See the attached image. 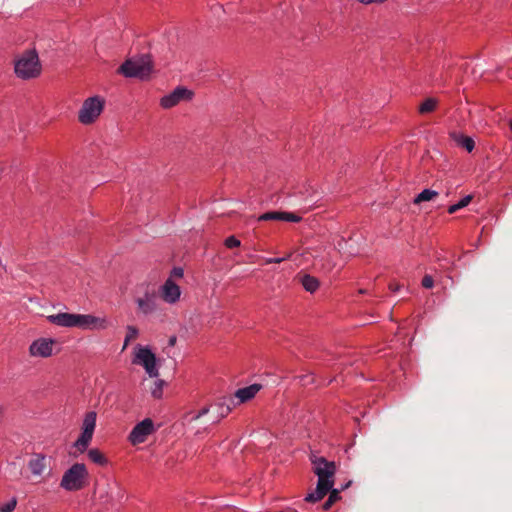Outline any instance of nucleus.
<instances>
[{
  "instance_id": "f257e3e1",
  "label": "nucleus",
  "mask_w": 512,
  "mask_h": 512,
  "mask_svg": "<svg viewBox=\"0 0 512 512\" xmlns=\"http://www.w3.org/2000/svg\"><path fill=\"white\" fill-rule=\"evenodd\" d=\"M47 320L60 327H78L81 329H105L107 321L105 318L96 317L90 314H72L61 312L47 316Z\"/></svg>"
},
{
  "instance_id": "f03ea898",
  "label": "nucleus",
  "mask_w": 512,
  "mask_h": 512,
  "mask_svg": "<svg viewBox=\"0 0 512 512\" xmlns=\"http://www.w3.org/2000/svg\"><path fill=\"white\" fill-rule=\"evenodd\" d=\"M42 71V65L36 49H28L19 54L14 60V73L22 80L37 78Z\"/></svg>"
},
{
  "instance_id": "7ed1b4c3",
  "label": "nucleus",
  "mask_w": 512,
  "mask_h": 512,
  "mask_svg": "<svg viewBox=\"0 0 512 512\" xmlns=\"http://www.w3.org/2000/svg\"><path fill=\"white\" fill-rule=\"evenodd\" d=\"M153 63L150 55L126 60L120 67L119 73L127 78L147 80L152 72Z\"/></svg>"
},
{
  "instance_id": "20e7f679",
  "label": "nucleus",
  "mask_w": 512,
  "mask_h": 512,
  "mask_svg": "<svg viewBox=\"0 0 512 512\" xmlns=\"http://www.w3.org/2000/svg\"><path fill=\"white\" fill-rule=\"evenodd\" d=\"M89 474L85 464L75 463L62 476L60 487L66 491H78L85 486Z\"/></svg>"
},
{
  "instance_id": "39448f33",
  "label": "nucleus",
  "mask_w": 512,
  "mask_h": 512,
  "mask_svg": "<svg viewBox=\"0 0 512 512\" xmlns=\"http://www.w3.org/2000/svg\"><path fill=\"white\" fill-rule=\"evenodd\" d=\"M105 101L100 96L87 98L79 110L78 120L84 125L92 124L100 116L104 109Z\"/></svg>"
},
{
  "instance_id": "423d86ee",
  "label": "nucleus",
  "mask_w": 512,
  "mask_h": 512,
  "mask_svg": "<svg viewBox=\"0 0 512 512\" xmlns=\"http://www.w3.org/2000/svg\"><path fill=\"white\" fill-rule=\"evenodd\" d=\"M134 364L142 365L150 377H158L159 371L156 366V356L149 347L137 345L135 348Z\"/></svg>"
},
{
  "instance_id": "0eeeda50",
  "label": "nucleus",
  "mask_w": 512,
  "mask_h": 512,
  "mask_svg": "<svg viewBox=\"0 0 512 512\" xmlns=\"http://www.w3.org/2000/svg\"><path fill=\"white\" fill-rule=\"evenodd\" d=\"M154 432L155 426L153 420L151 418H145L133 427L128 435V441L132 445L141 444Z\"/></svg>"
},
{
  "instance_id": "6e6552de",
  "label": "nucleus",
  "mask_w": 512,
  "mask_h": 512,
  "mask_svg": "<svg viewBox=\"0 0 512 512\" xmlns=\"http://www.w3.org/2000/svg\"><path fill=\"white\" fill-rule=\"evenodd\" d=\"M313 465V471L318 476V480H333V476L336 473V464L334 461H328L322 456H316L314 454L310 457Z\"/></svg>"
},
{
  "instance_id": "1a4fd4ad",
  "label": "nucleus",
  "mask_w": 512,
  "mask_h": 512,
  "mask_svg": "<svg viewBox=\"0 0 512 512\" xmlns=\"http://www.w3.org/2000/svg\"><path fill=\"white\" fill-rule=\"evenodd\" d=\"M194 92L184 86H177L172 92L164 95L160 99V105L164 109H170L181 101H190L193 99Z\"/></svg>"
},
{
  "instance_id": "9d476101",
  "label": "nucleus",
  "mask_w": 512,
  "mask_h": 512,
  "mask_svg": "<svg viewBox=\"0 0 512 512\" xmlns=\"http://www.w3.org/2000/svg\"><path fill=\"white\" fill-rule=\"evenodd\" d=\"M53 344V339L39 338L31 343L29 353L35 357H49L53 353Z\"/></svg>"
},
{
  "instance_id": "9b49d317",
  "label": "nucleus",
  "mask_w": 512,
  "mask_h": 512,
  "mask_svg": "<svg viewBox=\"0 0 512 512\" xmlns=\"http://www.w3.org/2000/svg\"><path fill=\"white\" fill-rule=\"evenodd\" d=\"M181 295V289L171 278H168L160 288L161 298L169 304H175Z\"/></svg>"
},
{
  "instance_id": "f8f14e48",
  "label": "nucleus",
  "mask_w": 512,
  "mask_h": 512,
  "mask_svg": "<svg viewBox=\"0 0 512 512\" xmlns=\"http://www.w3.org/2000/svg\"><path fill=\"white\" fill-rule=\"evenodd\" d=\"M157 295L155 291H146L143 297L136 299V304L139 311L144 315H149L156 310Z\"/></svg>"
},
{
  "instance_id": "ddd939ff",
  "label": "nucleus",
  "mask_w": 512,
  "mask_h": 512,
  "mask_svg": "<svg viewBox=\"0 0 512 512\" xmlns=\"http://www.w3.org/2000/svg\"><path fill=\"white\" fill-rule=\"evenodd\" d=\"M334 480H318L316 489L307 494L305 501L316 503L320 501L333 487Z\"/></svg>"
},
{
  "instance_id": "4468645a",
  "label": "nucleus",
  "mask_w": 512,
  "mask_h": 512,
  "mask_svg": "<svg viewBox=\"0 0 512 512\" xmlns=\"http://www.w3.org/2000/svg\"><path fill=\"white\" fill-rule=\"evenodd\" d=\"M31 475L34 477H42L47 469L46 455L42 453H34L27 464Z\"/></svg>"
},
{
  "instance_id": "2eb2a0df",
  "label": "nucleus",
  "mask_w": 512,
  "mask_h": 512,
  "mask_svg": "<svg viewBox=\"0 0 512 512\" xmlns=\"http://www.w3.org/2000/svg\"><path fill=\"white\" fill-rule=\"evenodd\" d=\"M261 384H252L250 386L240 388L235 392V397L239 399V403H244L252 398L261 390Z\"/></svg>"
},
{
  "instance_id": "dca6fc26",
  "label": "nucleus",
  "mask_w": 512,
  "mask_h": 512,
  "mask_svg": "<svg viewBox=\"0 0 512 512\" xmlns=\"http://www.w3.org/2000/svg\"><path fill=\"white\" fill-rule=\"evenodd\" d=\"M231 399H222L212 405L213 408L216 409V420L215 422L220 421L222 418L226 417L232 410Z\"/></svg>"
},
{
  "instance_id": "f3484780",
  "label": "nucleus",
  "mask_w": 512,
  "mask_h": 512,
  "mask_svg": "<svg viewBox=\"0 0 512 512\" xmlns=\"http://www.w3.org/2000/svg\"><path fill=\"white\" fill-rule=\"evenodd\" d=\"M451 137L458 146L464 148L468 152H471L475 147L474 140L469 136L453 132L451 133Z\"/></svg>"
},
{
  "instance_id": "a211bd4d",
  "label": "nucleus",
  "mask_w": 512,
  "mask_h": 512,
  "mask_svg": "<svg viewBox=\"0 0 512 512\" xmlns=\"http://www.w3.org/2000/svg\"><path fill=\"white\" fill-rule=\"evenodd\" d=\"M300 282L303 288L310 293H314L319 288L320 285L319 280L316 277L311 276L309 274L303 275L300 279Z\"/></svg>"
},
{
  "instance_id": "6ab92c4d",
  "label": "nucleus",
  "mask_w": 512,
  "mask_h": 512,
  "mask_svg": "<svg viewBox=\"0 0 512 512\" xmlns=\"http://www.w3.org/2000/svg\"><path fill=\"white\" fill-rule=\"evenodd\" d=\"M92 437L93 433L82 430L81 435L74 442V447H76L80 453L85 452L92 440Z\"/></svg>"
},
{
  "instance_id": "aec40b11",
  "label": "nucleus",
  "mask_w": 512,
  "mask_h": 512,
  "mask_svg": "<svg viewBox=\"0 0 512 512\" xmlns=\"http://www.w3.org/2000/svg\"><path fill=\"white\" fill-rule=\"evenodd\" d=\"M88 458L95 464L99 466H106L108 464V459L106 456L97 448H92L88 450Z\"/></svg>"
},
{
  "instance_id": "412c9836",
  "label": "nucleus",
  "mask_w": 512,
  "mask_h": 512,
  "mask_svg": "<svg viewBox=\"0 0 512 512\" xmlns=\"http://www.w3.org/2000/svg\"><path fill=\"white\" fill-rule=\"evenodd\" d=\"M96 417H97V414L94 411H90V412L86 413L84 420H83L82 430L94 433V430L96 427Z\"/></svg>"
},
{
  "instance_id": "4be33fe9",
  "label": "nucleus",
  "mask_w": 512,
  "mask_h": 512,
  "mask_svg": "<svg viewBox=\"0 0 512 512\" xmlns=\"http://www.w3.org/2000/svg\"><path fill=\"white\" fill-rule=\"evenodd\" d=\"M438 195V192L432 189H424L421 191L415 198L414 204H419L421 202L430 201Z\"/></svg>"
},
{
  "instance_id": "5701e85b",
  "label": "nucleus",
  "mask_w": 512,
  "mask_h": 512,
  "mask_svg": "<svg viewBox=\"0 0 512 512\" xmlns=\"http://www.w3.org/2000/svg\"><path fill=\"white\" fill-rule=\"evenodd\" d=\"M437 103L435 98H427L419 105L418 111L421 114L430 113L436 108Z\"/></svg>"
},
{
  "instance_id": "b1692460",
  "label": "nucleus",
  "mask_w": 512,
  "mask_h": 512,
  "mask_svg": "<svg viewBox=\"0 0 512 512\" xmlns=\"http://www.w3.org/2000/svg\"><path fill=\"white\" fill-rule=\"evenodd\" d=\"M208 412H209V407L206 406V407H203L198 412H188L184 416V420L186 421L187 424H192L194 421H197L199 418L206 415Z\"/></svg>"
},
{
  "instance_id": "393cba45",
  "label": "nucleus",
  "mask_w": 512,
  "mask_h": 512,
  "mask_svg": "<svg viewBox=\"0 0 512 512\" xmlns=\"http://www.w3.org/2000/svg\"><path fill=\"white\" fill-rule=\"evenodd\" d=\"M472 198H473L472 195H466L461 200H459L457 203L450 205L448 207V213L453 214L456 211L466 207L471 202Z\"/></svg>"
},
{
  "instance_id": "a878e982",
  "label": "nucleus",
  "mask_w": 512,
  "mask_h": 512,
  "mask_svg": "<svg viewBox=\"0 0 512 512\" xmlns=\"http://www.w3.org/2000/svg\"><path fill=\"white\" fill-rule=\"evenodd\" d=\"M258 221H270V220H278L282 221V211H270L260 215L257 218Z\"/></svg>"
},
{
  "instance_id": "bb28decb",
  "label": "nucleus",
  "mask_w": 512,
  "mask_h": 512,
  "mask_svg": "<svg viewBox=\"0 0 512 512\" xmlns=\"http://www.w3.org/2000/svg\"><path fill=\"white\" fill-rule=\"evenodd\" d=\"M350 484H351V481H349L346 484L341 485V487L339 489L338 488L334 489L332 487L331 490L329 491L330 494H329L328 498L335 503L336 501H338L340 499V495H339L340 491L348 488L350 486Z\"/></svg>"
},
{
  "instance_id": "cd10ccee",
  "label": "nucleus",
  "mask_w": 512,
  "mask_h": 512,
  "mask_svg": "<svg viewBox=\"0 0 512 512\" xmlns=\"http://www.w3.org/2000/svg\"><path fill=\"white\" fill-rule=\"evenodd\" d=\"M163 385H164V381L163 380L155 381L154 387L151 389V394H152V396L154 398L160 399L162 397Z\"/></svg>"
},
{
  "instance_id": "c85d7f7f",
  "label": "nucleus",
  "mask_w": 512,
  "mask_h": 512,
  "mask_svg": "<svg viewBox=\"0 0 512 512\" xmlns=\"http://www.w3.org/2000/svg\"><path fill=\"white\" fill-rule=\"evenodd\" d=\"M16 497L11 498L8 502L0 504V512H12L16 508Z\"/></svg>"
},
{
  "instance_id": "c756f323",
  "label": "nucleus",
  "mask_w": 512,
  "mask_h": 512,
  "mask_svg": "<svg viewBox=\"0 0 512 512\" xmlns=\"http://www.w3.org/2000/svg\"><path fill=\"white\" fill-rule=\"evenodd\" d=\"M301 217L295 213L282 211V221L297 223L301 221Z\"/></svg>"
},
{
  "instance_id": "7c9ffc66",
  "label": "nucleus",
  "mask_w": 512,
  "mask_h": 512,
  "mask_svg": "<svg viewBox=\"0 0 512 512\" xmlns=\"http://www.w3.org/2000/svg\"><path fill=\"white\" fill-rule=\"evenodd\" d=\"M224 245L229 248V249H232V248H236V247H239L241 245V242L239 239H237L235 236L231 235L229 237H227L224 241Z\"/></svg>"
},
{
  "instance_id": "2f4dec72",
  "label": "nucleus",
  "mask_w": 512,
  "mask_h": 512,
  "mask_svg": "<svg viewBox=\"0 0 512 512\" xmlns=\"http://www.w3.org/2000/svg\"><path fill=\"white\" fill-rule=\"evenodd\" d=\"M421 284L426 289H431L434 286V280L431 275L426 274L421 281Z\"/></svg>"
},
{
  "instance_id": "473e14b6",
  "label": "nucleus",
  "mask_w": 512,
  "mask_h": 512,
  "mask_svg": "<svg viewBox=\"0 0 512 512\" xmlns=\"http://www.w3.org/2000/svg\"><path fill=\"white\" fill-rule=\"evenodd\" d=\"M184 276V270L182 267H174L170 272L169 278H183Z\"/></svg>"
},
{
  "instance_id": "72a5a7b5",
  "label": "nucleus",
  "mask_w": 512,
  "mask_h": 512,
  "mask_svg": "<svg viewBox=\"0 0 512 512\" xmlns=\"http://www.w3.org/2000/svg\"><path fill=\"white\" fill-rule=\"evenodd\" d=\"M138 329L135 327V326H132V325H129L127 326V333H126V337L128 339H135L137 336H138Z\"/></svg>"
},
{
  "instance_id": "f704fd0d",
  "label": "nucleus",
  "mask_w": 512,
  "mask_h": 512,
  "mask_svg": "<svg viewBox=\"0 0 512 512\" xmlns=\"http://www.w3.org/2000/svg\"><path fill=\"white\" fill-rule=\"evenodd\" d=\"M297 379L302 383V385H309L314 383V378L312 375H302L298 376Z\"/></svg>"
},
{
  "instance_id": "c9c22d12",
  "label": "nucleus",
  "mask_w": 512,
  "mask_h": 512,
  "mask_svg": "<svg viewBox=\"0 0 512 512\" xmlns=\"http://www.w3.org/2000/svg\"><path fill=\"white\" fill-rule=\"evenodd\" d=\"M287 259V257H275V258H267L265 260V263L266 264H272V263H282L283 261H285Z\"/></svg>"
},
{
  "instance_id": "e433bc0d",
  "label": "nucleus",
  "mask_w": 512,
  "mask_h": 512,
  "mask_svg": "<svg viewBox=\"0 0 512 512\" xmlns=\"http://www.w3.org/2000/svg\"><path fill=\"white\" fill-rule=\"evenodd\" d=\"M333 504H334V502L328 498V499L324 502V504H323L322 508H323V510L327 511V510H329V509L332 507V505H333Z\"/></svg>"
},
{
  "instance_id": "4c0bfd02",
  "label": "nucleus",
  "mask_w": 512,
  "mask_h": 512,
  "mask_svg": "<svg viewBox=\"0 0 512 512\" xmlns=\"http://www.w3.org/2000/svg\"><path fill=\"white\" fill-rule=\"evenodd\" d=\"M389 289H390L392 292H397V291H399V289H400V285H399V284H396V283H390V284H389Z\"/></svg>"
},
{
  "instance_id": "58836bf2",
  "label": "nucleus",
  "mask_w": 512,
  "mask_h": 512,
  "mask_svg": "<svg viewBox=\"0 0 512 512\" xmlns=\"http://www.w3.org/2000/svg\"><path fill=\"white\" fill-rule=\"evenodd\" d=\"M176 343V336H171L170 339H169V346H174Z\"/></svg>"
},
{
  "instance_id": "ea45409f",
  "label": "nucleus",
  "mask_w": 512,
  "mask_h": 512,
  "mask_svg": "<svg viewBox=\"0 0 512 512\" xmlns=\"http://www.w3.org/2000/svg\"><path fill=\"white\" fill-rule=\"evenodd\" d=\"M131 341V339H128L126 336H125V339H124V345H123V348H125L129 342Z\"/></svg>"
},
{
  "instance_id": "a19ab883",
  "label": "nucleus",
  "mask_w": 512,
  "mask_h": 512,
  "mask_svg": "<svg viewBox=\"0 0 512 512\" xmlns=\"http://www.w3.org/2000/svg\"><path fill=\"white\" fill-rule=\"evenodd\" d=\"M510 129H511V131H512V121L510 122Z\"/></svg>"
}]
</instances>
